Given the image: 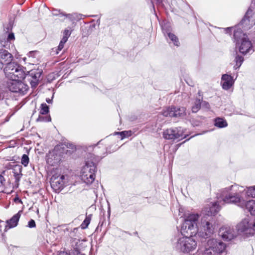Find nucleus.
Masks as SVG:
<instances>
[{
    "instance_id": "1",
    "label": "nucleus",
    "mask_w": 255,
    "mask_h": 255,
    "mask_svg": "<svg viewBox=\"0 0 255 255\" xmlns=\"http://www.w3.org/2000/svg\"><path fill=\"white\" fill-rule=\"evenodd\" d=\"M202 230L199 233V235L202 239L201 244H207L212 249L215 255H225L226 254V246L225 244L216 239H212L207 240L213 234L214 228L210 222L202 223Z\"/></svg>"
},
{
    "instance_id": "2",
    "label": "nucleus",
    "mask_w": 255,
    "mask_h": 255,
    "mask_svg": "<svg viewBox=\"0 0 255 255\" xmlns=\"http://www.w3.org/2000/svg\"><path fill=\"white\" fill-rule=\"evenodd\" d=\"M199 218L198 214H189L184 219V221L183 223L181 228V233L184 237H193L194 236L198 234V236L199 233L202 230L204 231L202 229V227L201 228V230L198 231L197 227V222ZM207 221H202L201 225L202 226V223L204 224Z\"/></svg>"
},
{
    "instance_id": "3",
    "label": "nucleus",
    "mask_w": 255,
    "mask_h": 255,
    "mask_svg": "<svg viewBox=\"0 0 255 255\" xmlns=\"http://www.w3.org/2000/svg\"><path fill=\"white\" fill-rule=\"evenodd\" d=\"M237 188L239 187L236 185H232L225 188L217 194L218 199L221 198L224 203L226 204H237L241 202V195L237 192Z\"/></svg>"
},
{
    "instance_id": "4",
    "label": "nucleus",
    "mask_w": 255,
    "mask_h": 255,
    "mask_svg": "<svg viewBox=\"0 0 255 255\" xmlns=\"http://www.w3.org/2000/svg\"><path fill=\"white\" fill-rule=\"evenodd\" d=\"M4 72L8 80H22L24 79L25 76L23 67L15 62L7 63Z\"/></svg>"
},
{
    "instance_id": "5",
    "label": "nucleus",
    "mask_w": 255,
    "mask_h": 255,
    "mask_svg": "<svg viewBox=\"0 0 255 255\" xmlns=\"http://www.w3.org/2000/svg\"><path fill=\"white\" fill-rule=\"evenodd\" d=\"M91 158H94L93 155L90 154ZM97 167L93 159L88 160L81 171V177L82 180L86 184H91L95 178V172Z\"/></svg>"
},
{
    "instance_id": "6",
    "label": "nucleus",
    "mask_w": 255,
    "mask_h": 255,
    "mask_svg": "<svg viewBox=\"0 0 255 255\" xmlns=\"http://www.w3.org/2000/svg\"><path fill=\"white\" fill-rule=\"evenodd\" d=\"M197 245V242L193 237L184 236L177 240L175 248L180 252L189 253L195 250Z\"/></svg>"
},
{
    "instance_id": "7",
    "label": "nucleus",
    "mask_w": 255,
    "mask_h": 255,
    "mask_svg": "<svg viewBox=\"0 0 255 255\" xmlns=\"http://www.w3.org/2000/svg\"><path fill=\"white\" fill-rule=\"evenodd\" d=\"M238 231L247 235L255 234V218L247 217L244 219L237 226Z\"/></svg>"
},
{
    "instance_id": "8",
    "label": "nucleus",
    "mask_w": 255,
    "mask_h": 255,
    "mask_svg": "<svg viewBox=\"0 0 255 255\" xmlns=\"http://www.w3.org/2000/svg\"><path fill=\"white\" fill-rule=\"evenodd\" d=\"M7 87L12 92L25 94L28 89V86L21 82V80H9L7 82Z\"/></svg>"
},
{
    "instance_id": "9",
    "label": "nucleus",
    "mask_w": 255,
    "mask_h": 255,
    "mask_svg": "<svg viewBox=\"0 0 255 255\" xmlns=\"http://www.w3.org/2000/svg\"><path fill=\"white\" fill-rule=\"evenodd\" d=\"M255 12L251 7H249L246 12L244 17L238 24V26L241 27L244 30H248L254 24Z\"/></svg>"
},
{
    "instance_id": "10",
    "label": "nucleus",
    "mask_w": 255,
    "mask_h": 255,
    "mask_svg": "<svg viewBox=\"0 0 255 255\" xmlns=\"http://www.w3.org/2000/svg\"><path fill=\"white\" fill-rule=\"evenodd\" d=\"M162 115L164 117H183L186 115V109L184 107H169L162 110Z\"/></svg>"
},
{
    "instance_id": "11",
    "label": "nucleus",
    "mask_w": 255,
    "mask_h": 255,
    "mask_svg": "<svg viewBox=\"0 0 255 255\" xmlns=\"http://www.w3.org/2000/svg\"><path fill=\"white\" fill-rule=\"evenodd\" d=\"M65 176L58 173L53 174L50 178L51 188L56 192H59L64 187Z\"/></svg>"
},
{
    "instance_id": "12",
    "label": "nucleus",
    "mask_w": 255,
    "mask_h": 255,
    "mask_svg": "<svg viewBox=\"0 0 255 255\" xmlns=\"http://www.w3.org/2000/svg\"><path fill=\"white\" fill-rule=\"evenodd\" d=\"M61 153L57 148L49 151L46 154V160L47 163L50 166L58 165L61 160Z\"/></svg>"
},
{
    "instance_id": "13",
    "label": "nucleus",
    "mask_w": 255,
    "mask_h": 255,
    "mask_svg": "<svg viewBox=\"0 0 255 255\" xmlns=\"http://www.w3.org/2000/svg\"><path fill=\"white\" fill-rule=\"evenodd\" d=\"M236 45L239 46V49L240 53L244 55L254 52L253 45L251 41L249 40L248 36H244L242 40L236 43Z\"/></svg>"
},
{
    "instance_id": "14",
    "label": "nucleus",
    "mask_w": 255,
    "mask_h": 255,
    "mask_svg": "<svg viewBox=\"0 0 255 255\" xmlns=\"http://www.w3.org/2000/svg\"><path fill=\"white\" fill-rule=\"evenodd\" d=\"M163 136L166 139H177L183 138L185 137L181 131L178 128L167 129L164 131Z\"/></svg>"
},
{
    "instance_id": "15",
    "label": "nucleus",
    "mask_w": 255,
    "mask_h": 255,
    "mask_svg": "<svg viewBox=\"0 0 255 255\" xmlns=\"http://www.w3.org/2000/svg\"><path fill=\"white\" fill-rule=\"evenodd\" d=\"M41 74V71L31 70L27 74H25L24 79L30 83L32 87L34 88L38 85Z\"/></svg>"
},
{
    "instance_id": "16",
    "label": "nucleus",
    "mask_w": 255,
    "mask_h": 255,
    "mask_svg": "<svg viewBox=\"0 0 255 255\" xmlns=\"http://www.w3.org/2000/svg\"><path fill=\"white\" fill-rule=\"evenodd\" d=\"M219 233L222 238L226 241H231L236 237L233 229L228 227H223L220 229Z\"/></svg>"
},
{
    "instance_id": "17",
    "label": "nucleus",
    "mask_w": 255,
    "mask_h": 255,
    "mask_svg": "<svg viewBox=\"0 0 255 255\" xmlns=\"http://www.w3.org/2000/svg\"><path fill=\"white\" fill-rule=\"evenodd\" d=\"M22 212V211L21 210L19 211L17 214L13 215L10 219L6 220V225L5 226L4 232H6L8 229L17 226Z\"/></svg>"
},
{
    "instance_id": "18",
    "label": "nucleus",
    "mask_w": 255,
    "mask_h": 255,
    "mask_svg": "<svg viewBox=\"0 0 255 255\" xmlns=\"http://www.w3.org/2000/svg\"><path fill=\"white\" fill-rule=\"evenodd\" d=\"M233 78L230 75L224 74L222 77V85L223 89L229 90L234 84Z\"/></svg>"
},
{
    "instance_id": "19",
    "label": "nucleus",
    "mask_w": 255,
    "mask_h": 255,
    "mask_svg": "<svg viewBox=\"0 0 255 255\" xmlns=\"http://www.w3.org/2000/svg\"><path fill=\"white\" fill-rule=\"evenodd\" d=\"M162 31L164 35L166 36L167 35L175 45L177 46L179 45L180 42L178 40V38L175 34L170 32V28H167L166 27L165 25H164L162 26Z\"/></svg>"
},
{
    "instance_id": "20",
    "label": "nucleus",
    "mask_w": 255,
    "mask_h": 255,
    "mask_svg": "<svg viewBox=\"0 0 255 255\" xmlns=\"http://www.w3.org/2000/svg\"><path fill=\"white\" fill-rule=\"evenodd\" d=\"M206 244H202L199 245V248L198 250L199 255H215V254L213 252L212 249L209 246H205Z\"/></svg>"
},
{
    "instance_id": "21",
    "label": "nucleus",
    "mask_w": 255,
    "mask_h": 255,
    "mask_svg": "<svg viewBox=\"0 0 255 255\" xmlns=\"http://www.w3.org/2000/svg\"><path fill=\"white\" fill-rule=\"evenodd\" d=\"M0 58L4 62L11 63L12 55L5 50L0 49Z\"/></svg>"
},
{
    "instance_id": "22",
    "label": "nucleus",
    "mask_w": 255,
    "mask_h": 255,
    "mask_svg": "<svg viewBox=\"0 0 255 255\" xmlns=\"http://www.w3.org/2000/svg\"><path fill=\"white\" fill-rule=\"evenodd\" d=\"M220 209L221 207L218 202L211 203L209 208V210L208 211V214L215 215L220 211Z\"/></svg>"
},
{
    "instance_id": "23",
    "label": "nucleus",
    "mask_w": 255,
    "mask_h": 255,
    "mask_svg": "<svg viewBox=\"0 0 255 255\" xmlns=\"http://www.w3.org/2000/svg\"><path fill=\"white\" fill-rule=\"evenodd\" d=\"M244 36H248L243 32V31L241 29V27L239 28H237V29L234 30V38L236 43H238V42L240 41L243 38V37Z\"/></svg>"
},
{
    "instance_id": "24",
    "label": "nucleus",
    "mask_w": 255,
    "mask_h": 255,
    "mask_svg": "<svg viewBox=\"0 0 255 255\" xmlns=\"http://www.w3.org/2000/svg\"><path fill=\"white\" fill-rule=\"evenodd\" d=\"M15 39L14 35L13 32L9 33L7 36L6 39L5 38L3 40L0 39V43L2 47L7 48V46L8 47L10 45V41L13 40Z\"/></svg>"
},
{
    "instance_id": "25",
    "label": "nucleus",
    "mask_w": 255,
    "mask_h": 255,
    "mask_svg": "<svg viewBox=\"0 0 255 255\" xmlns=\"http://www.w3.org/2000/svg\"><path fill=\"white\" fill-rule=\"evenodd\" d=\"M79 228H75L71 230L69 233V237L71 239L72 242H74L76 240L79 241L80 239V234L78 232Z\"/></svg>"
},
{
    "instance_id": "26",
    "label": "nucleus",
    "mask_w": 255,
    "mask_h": 255,
    "mask_svg": "<svg viewBox=\"0 0 255 255\" xmlns=\"http://www.w3.org/2000/svg\"><path fill=\"white\" fill-rule=\"evenodd\" d=\"M214 125L219 128H223L228 126V123L225 120L221 118H217L215 119Z\"/></svg>"
},
{
    "instance_id": "27",
    "label": "nucleus",
    "mask_w": 255,
    "mask_h": 255,
    "mask_svg": "<svg viewBox=\"0 0 255 255\" xmlns=\"http://www.w3.org/2000/svg\"><path fill=\"white\" fill-rule=\"evenodd\" d=\"M246 207L252 215H255V201H249L247 202Z\"/></svg>"
},
{
    "instance_id": "28",
    "label": "nucleus",
    "mask_w": 255,
    "mask_h": 255,
    "mask_svg": "<svg viewBox=\"0 0 255 255\" xmlns=\"http://www.w3.org/2000/svg\"><path fill=\"white\" fill-rule=\"evenodd\" d=\"M201 108V101L199 99H196L194 102V105L192 107L191 110L192 113H196Z\"/></svg>"
},
{
    "instance_id": "29",
    "label": "nucleus",
    "mask_w": 255,
    "mask_h": 255,
    "mask_svg": "<svg viewBox=\"0 0 255 255\" xmlns=\"http://www.w3.org/2000/svg\"><path fill=\"white\" fill-rule=\"evenodd\" d=\"M91 216L92 215H89V216H86V218L80 226L82 229H85L88 227L91 220Z\"/></svg>"
},
{
    "instance_id": "30",
    "label": "nucleus",
    "mask_w": 255,
    "mask_h": 255,
    "mask_svg": "<svg viewBox=\"0 0 255 255\" xmlns=\"http://www.w3.org/2000/svg\"><path fill=\"white\" fill-rule=\"evenodd\" d=\"M235 60L236 62V65L234 66V68L237 69L241 66L244 61V58L242 56L238 55L236 56Z\"/></svg>"
},
{
    "instance_id": "31",
    "label": "nucleus",
    "mask_w": 255,
    "mask_h": 255,
    "mask_svg": "<svg viewBox=\"0 0 255 255\" xmlns=\"http://www.w3.org/2000/svg\"><path fill=\"white\" fill-rule=\"evenodd\" d=\"M60 16H65L68 18H69L71 21H74L77 19H79L80 18L78 17V15L76 14H66L63 12H60L59 14Z\"/></svg>"
},
{
    "instance_id": "32",
    "label": "nucleus",
    "mask_w": 255,
    "mask_h": 255,
    "mask_svg": "<svg viewBox=\"0 0 255 255\" xmlns=\"http://www.w3.org/2000/svg\"><path fill=\"white\" fill-rule=\"evenodd\" d=\"M49 107L45 103H42L40 105V114L41 115H46L49 113Z\"/></svg>"
},
{
    "instance_id": "33",
    "label": "nucleus",
    "mask_w": 255,
    "mask_h": 255,
    "mask_svg": "<svg viewBox=\"0 0 255 255\" xmlns=\"http://www.w3.org/2000/svg\"><path fill=\"white\" fill-rule=\"evenodd\" d=\"M246 194L249 197L255 198V186L247 187Z\"/></svg>"
},
{
    "instance_id": "34",
    "label": "nucleus",
    "mask_w": 255,
    "mask_h": 255,
    "mask_svg": "<svg viewBox=\"0 0 255 255\" xmlns=\"http://www.w3.org/2000/svg\"><path fill=\"white\" fill-rule=\"evenodd\" d=\"M10 168L12 169L13 173H21L22 167L19 164H15L13 165H9Z\"/></svg>"
},
{
    "instance_id": "35",
    "label": "nucleus",
    "mask_w": 255,
    "mask_h": 255,
    "mask_svg": "<svg viewBox=\"0 0 255 255\" xmlns=\"http://www.w3.org/2000/svg\"><path fill=\"white\" fill-rule=\"evenodd\" d=\"M117 134H120L121 136V139L125 137H128L130 136L131 135V131L130 130L129 131H123L122 132H116Z\"/></svg>"
},
{
    "instance_id": "36",
    "label": "nucleus",
    "mask_w": 255,
    "mask_h": 255,
    "mask_svg": "<svg viewBox=\"0 0 255 255\" xmlns=\"http://www.w3.org/2000/svg\"><path fill=\"white\" fill-rule=\"evenodd\" d=\"M29 160L28 156L26 154H23L21 157V163L24 167L27 166L29 163Z\"/></svg>"
},
{
    "instance_id": "37",
    "label": "nucleus",
    "mask_w": 255,
    "mask_h": 255,
    "mask_svg": "<svg viewBox=\"0 0 255 255\" xmlns=\"http://www.w3.org/2000/svg\"><path fill=\"white\" fill-rule=\"evenodd\" d=\"M51 120V117L50 116L44 117L43 116H39L38 118L37 119V122H50Z\"/></svg>"
},
{
    "instance_id": "38",
    "label": "nucleus",
    "mask_w": 255,
    "mask_h": 255,
    "mask_svg": "<svg viewBox=\"0 0 255 255\" xmlns=\"http://www.w3.org/2000/svg\"><path fill=\"white\" fill-rule=\"evenodd\" d=\"M5 181V180L4 177L0 175V192H3Z\"/></svg>"
},
{
    "instance_id": "39",
    "label": "nucleus",
    "mask_w": 255,
    "mask_h": 255,
    "mask_svg": "<svg viewBox=\"0 0 255 255\" xmlns=\"http://www.w3.org/2000/svg\"><path fill=\"white\" fill-rule=\"evenodd\" d=\"M201 107L205 109L209 110L210 109V106L208 102L206 101L201 102Z\"/></svg>"
},
{
    "instance_id": "40",
    "label": "nucleus",
    "mask_w": 255,
    "mask_h": 255,
    "mask_svg": "<svg viewBox=\"0 0 255 255\" xmlns=\"http://www.w3.org/2000/svg\"><path fill=\"white\" fill-rule=\"evenodd\" d=\"M38 54L39 52L38 51H31L27 53V56L28 57L35 58Z\"/></svg>"
},
{
    "instance_id": "41",
    "label": "nucleus",
    "mask_w": 255,
    "mask_h": 255,
    "mask_svg": "<svg viewBox=\"0 0 255 255\" xmlns=\"http://www.w3.org/2000/svg\"><path fill=\"white\" fill-rule=\"evenodd\" d=\"M27 227L30 228H35L36 227V224L34 220L31 219L28 222Z\"/></svg>"
},
{
    "instance_id": "42",
    "label": "nucleus",
    "mask_w": 255,
    "mask_h": 255,
    "mask_svg": "<svg viewBox=\"0 0 255 255\" xmlns=\"http://www.w3.org/2000/svg\"><path fill=\"white\" fill-rule=\"evenodd\" d=\"M64 44L61 43L60 42L58 46L57 47V48L56 49V54H58L59 53V52L61 51L64 47Z\"/></svg>"
},
{
    "instance_id": "43",
    "label": "nucleus",
    "mask_w": 255,
    "mask_h": 255,
    "mask_svg": "<svg viewBox=\"0 0 255 255\" xmlns=\"http://www.w3.org/2000/svg\"><path fill=\"white\" fill-rule=\"evenodd\" d=\"M71 31H69V30H67V29H65L64 31V32H63V36H66L68 38H69V37L71 35Z\"/></svg>"
},
{
    "instance_id": "44",
    "label": "nucleus",
    "mask_w": 255,
    "mask_h": 255,
    "mask_svg": "<svg viewBox=\"0 0 255 255\" xmlns=\"http://www.w3.org/2000/svg\"><path fill=\"white\" fill-rule=\"evenodd\" d=\"M21 176H14L15 179V183L17 185H18V183L20 181Z\"/></svg>"
},
{
    "instance_id": "45",
    "label": "nucleus",
    "mask_w": 255,
    "mask_h": 255,
    "mask_svg": "<svg viewBox=\"0 0 255 255\" xmlns=\"http://www.w3.org/2000/svg\"><path fill=\"white\" fill-rule=\"evenodd\" d=\"M68 39V37L63 36V37H62V39L61 40L60 42L63 44H65L67 42Z\"/></svg>"
},
{
    "instance_id": "46",
    "label": "nucleus",
    "mask_w": 255,
    "mask_h": 255,
    "mask_svg": "<svg viewBox=\"0 0 255 255\" xmlns=\"http://www.w3.org/2000/svg\"><path fill=\"white\" fill-rule=\"evenodd\" d=\"M232 28H233V27H229L225 28H224V29L227 33H229L231 32Z\"/></svg>"
},
{
    "instance_id": "47",
    "label": "nucleus",
    "mask_w": 255,
    "mask_h": 255,
    "mask_svg": "<svg viewBox=\"0 0 255 255\" xmlns=\"http://www.w3.org/2000/svg\"><path fill=\"white\" fill-rule=\"evenodd\" d=\"M68 148L71 149H74L75 148V145L72 143H68L66 145Z\"/></svg>"
},
{
    "instance_id": "48",
    "label": "nucleus",
    "mask_w": 255,
    "mask_h": 255,
    "mask_svg": "<svg viewBox=\"0 0 255 255\" xmlns=\"http://www.w3.org/2000/svg\"><path fill=\"white\" fill-rule=\"evenodd\" d=\"M46 101L48 104H51L52 103V98L51 99L49 98H47Z\"/></svg>"
},
{
    "instance_id": "49",
    "label": "nucleus",
    "mask_w": 255,
    "mask_h": 255,
    "mask_svg": "<svg viewBox=\"0 0 255 255\" xmlns=\"http://www.w3.org/2000/svg\"><path fill=\"white\" fill-rule=\"evenodd\" d=\"M14 176H22V173H13Z\"/></svg>"
},
{
    "instance_id": "50",
    "label": "nucleus",
    "mask_w": 255,
    "mask_h": 255,
    "mask_svg": "<svg viewBox=\"0 0 255 255\" xmlns=\"http://www.w3.org/2000/svg\"><path fill=\"white\" fill-rule=\"evenodd\" d=\"M14 201L16 202V201H18L19 202H21V200L18 197H15L14 199Z\"/></svg>"
},
{
    "instance_id": "51",
    "label": "nucleus",
    "mask_w": 255,
    "mask_h": 255,
    "mask_svg": "<svg viewBox=\"0 0 255 255\" xmlns=\"http://www.w3.org/2000/svg\"><path fill=\"white\" fill-rule=\"evenodd\" d=\"M3 95H2V93L0 92V101L3 100Z\"/></svg>"
},
{
    "instance_id": "52",
    "label": "nucleus",
    "mask_w": 255,
    "mask_h": 255,
    "mask_svg": "<svg viewBox=\"0 0 255 255\" xmlns=\"http://www.w3.org/2000/svg\"><path fill=\"white\" fill-rule=\"evenodd\" d=\"M3 67V62L0 61V70H1Z\"/></svg>"
},
{
    "instance_id": "53",
    "label": "nucleus",
    "mask_w": 255,
    "mask_h": 255,
    "mask_svg": "<svg viewBox=\"0 0 255 255\" xmlns=\"http://www.w3.org/2000/svg\"><path fill=\"white\" fill-rule=\"evenodd\" d=\"M157 1V2L160 3L162 2V0H156Z\"/></svg>"
},
{
    "instance_id": "54",
    "label": "nucleus",
    "mask_w": 255,
    "mask_h": 255,
    "mask_svg": "<svg viewBox=\"0 0 255 255\" xmlns=\"http://www.w3.org/2000/svg\"><path fill=\"white\" fill-rule=\"evenodd\" d=\"M1 222H3V221L0 220V223H1Z\"/></svg>"
},
{
    "instance_id": "55",
    "label": "nucleus",
    "mask_w": 255,
    "mask_h": 255,
    "mask_svg": "<svg viewBox=\"0 0 255 255\" xmlns=\"http://www.w3.org/2000/svg\"><path fill=\"white\" fill-rule=\"evenodd\" d=\"M134 234H135V235H136V234H137V232H135Z\"/></svg>"
},
{
    "instance_id": "56",
    "label": "nucleus",
    "mask_w": 255,
    "mask_h": 255,
    "mask_svg": "<svg viewBox=\"0 0 255 255\" xmlns=\"http://www.w3.org/2000/svg\"><path fill=\"white\" fill-rule=\"evenodd\" d=\"M68 255L67 254H65V255Z\"/></svg>"
}]
</instances>
